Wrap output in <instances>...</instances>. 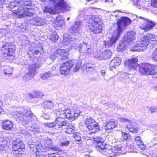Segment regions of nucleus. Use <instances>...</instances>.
Here are the masks:
<instances>
[{"mask_svg": "<svg viewBox=\"0 0 157 157\" xmlns=\"http://www.w3.org/2000/svg\"><path fill=\"white\" fill-rule=\"evenodd\" d=\"M15 114L20 121L26 124L32 121L33 118L35 117L31 111L26 109L23 110L22 112L16 111Z\"/></svg>", "mask_w": 157, "mask_h": 157, "instance_id": "423d86ee", "label": "nucleus"}, {"mask_svg": "<svg viewBox=\"0 0 157 157\" xmlns=\"http://www.w3.org/2000/svg\"><path fill=\"white\" fill-rule=\"evenodd\" d=\"M94 57L98 60H105L107 57V51L105 50L104 52L101 51H96L94 53Z\"/></svg>", "mask_w": 157, "mask_h": 157, "instance_id": "f3484780", "label": "nucleus"}, {"mask_svg": "<svg viewBox=\"0 0 157 157\" xmlns=\"http://www.w3.org/2000/svg\"><path fill=\"white\" fill-rule=\"evenodd\" d=\"M37 96V94L36 93H35L34 94L30 93L29 94V97L30 99L35 98Z\"/></svg>", "mask_w": 157, "mask_h": 157, "instance_id": "6e6d98bb", "label": "nucleus"}, {"mask_svg": "<svg viewBox=\"0 0 157 157\" xmlns=\"http://www.w3.org/2000/svg\"><path fill=\"white\" fill-rule=\"evenodd\" d=\"M76 47H80L79 50L80 52L87 53L89 54H90L92 51L90 44L84 42H83L82 44H79L78 42L77 44Z\"/></svg>", "mask_w": 157, "mask_h": 157, "instance_id": "ddd939ff", "label": "nucleus"}, {"mask_svg": "<svg viewBox=\"0 0 157 157\" xmlns=\"http://www.w3.org/2000/svg\"><path fill=\"white\" fill-rule=\"evenodd\" d=\"M151 5L154 7L157 8V0H151Z\"/></svg>", "mask_w": 157, "mask_h": 157, "instance_id": "bf43d9fd", "label": "nucleus"}, {"mask_svg": "<svg viewBox=\"0 0 157 157\" xmlns=\"http://www.w3.org/2000/svg\"><path fill=\"white\" fill-rule=\"evenodd\" d=\"M30 131L34 134L38 133L40 131V128L35 125H32L30 128Z\"/></svg>", "mask_w": 157, "mask_h": 157, "instance_id": "a19ab883", "label": "nucleus"}, {"mask_svg": "<svg viewBox=\"0 0 157 157\" xmlns=\"http://www.w3.org/2000/svg\"><path fill=\"white\" fill-rule=\"evenodd\" d=\"M157 44V40H155V35L148 34L144 36L141 40L137 42V43L134 46L130 48L131 50L134 51H140L145 50L149 44L152 45Z\"/></svg>", "mask_w": 157, "mask_h": 157, "instance_id": "7ed1b4c3", "label": "nucleus"}, {"mask_svg": "<svg viewBox=\"0 0 157 157\" xmlns=\"http://www.w3.org/2000/svg\"><path fill=\"white\" fill-rule=\"evenodd\" d=\"M64 21L60 17H57L55 22V24L58 26H61L64 24Z\"/></svg>", "mask_w": 157, "mask_h": 157, "instance_id": "c9c22d12", "label": "nucleus"}, {"mask_svg": "<svg viewBox=\"0 0 157 157\" xmlns=\"http://www.w3.org/2000/svg\"><path fill=\"white\" fill-rule=\"evenodd\" d=\"M79 30L74 25L71 27L70 29V32L71 33H74L78 32Z\"/></svg>", "mask_w": 157, "mask_h": 157, "instance_id": "49530a36", "label": "nucleus"}, {"mask_svg": "<svg viewBox=\"0 0 157 157\" xmlns=\"http://www.w3.org/2000/svg\"><path fill=\"white\" fill-rule=\"evenodd\" d=\"M137 62L138 59L136 57L128 59L125 62V67L130 71L135 72L138 68Z\"/></svg>", "mask_w": 157, "mask_h": 157, "instance_id": "9b49d317", "label": "nucleus"}, {"mask_svg": "<svg viewBox=\"0 0 157 157\" xmlns=\"http://www.w3.org/2000/svg\"><path fill=\"white\" fill-rule=\"evenodd\" d=\"M121 60L119 57H116L114 58L110 63V69L112 70L111 67L115 68L116 66H119L121 63Z\"/></svg>", "mask_w": 157, "mask_h": 157, "instance_id": "bb28decb", "label": "nucleus"}, {"mask_svg": "<svg viewBox=\"0 0 157 157\" xmlns=\"http://www.w3.org/2000/svg\"><path fill=\"white\" fill-rule=\"evenodd\" d=\"M139 17L143 19L144 21L143 24L140 26V28L141 29L144 30L145 31H147L154 27L155 23L151 21L145 19L142 17Z\"/></svg>", "mask_w": 157, "mask_h": 157, "instance_id": "4468645a", "label": "nucleus"}, {"mask_svg": "<svg viewBox=\"0 0 157 157\" xmlns=\"http://www.w3.org/2000/svg\"><path fill=\"white\" fill-rule=\"evenodd\" d=\"M41 65L40 63L34 64L30 65L28 67V73L34 77L35 75L36 69L39 68Z\"/></svg>", "mask_w": 157, "mask_h": 157, "instance_id": "5701e85b", "label": "nucleus"}, {"mask_svg": "<svg viewBox=\"0 0 157 157\" xmlns=\"http://www.w3.org/2000/svg\"><path fill=\"white\" fill-rule=\"evenodd\" d=\"M30 23L34 25L40 26L45 23V20L42 18L36 17L30 20Z\"/></svg>", "mask_w": 157, "mask_h": 157, "instance_id": "b1692460", "label": "nucleus"}, {"mask_svg": "<svg viewBox=\"0 0 157 157\" xmlns=\"http://www.w3.org/2000/svg\"><path fill=\"white\" fill-rule=\"evenodd\" d=\"M44 125L45 126L49 128H52L55 127L56 128V126H55V121L53 123H44Z\"/></svg>", "mask_w": 157, "mask_h": 157, "instance_id": "c03bdc74", "label": "nucleus"}, {"mask_svg": "<svg viewBox=\"0 0 157 157\" xmlns=\"http://www.w3.org/2000/svg\"><path fill=\"white\" fill-rule=\"evenodd\" d=\"M134 140L135 142L137 143V145L140 144H142L143 142L140 137L139 136L135 137Z\"/></svg>", "mask_w": 157, "mask_h": 157, "instance_id": "de8ad7c7", "label": "nucleus"}, {"mask_svg": "<svg viewBox=\"0 0 157 157\" xmlns=\"http://www.w3.org/2000/svg\"><path fill=\"white\" fill-rule=\"evenodd\" d=\"M126 128L130 132L134 133H138L139 130V128L133 125V123L132 122L131 123H129L128 125H127Z\"/></svg>", "mask_w": 157, "mask_h": 157, "instance_id": "c85d7f7f", "label": "nucleus"}, {"mask_svg": "<svg viewBox=\"0 0 157 157\" xmlns=\"http://www.w3.org/2000/svg\"><path fill=\"white\" fill-rule=\"evenodd\" d=\"M122 147L121 145H118L113 147L109 150V156L113 157L117 156L119 155L118 151L122 150Z\"/></svg>", "mask_w": 157, "mask_h": 157, "instance_id": "6ab92c4d", "label": "nucleus"}, {"mask_svg": "<svg viewBox=\"0 0 157 157\" xmlns=\"http://www.w3.org/2000/svg\"><path fill=\"white\" fill-rule=\"evenodd\" d=\"M63 42L64 45H70L75 47L78 43V40L74 37H69L64 38Z\"/></svg>", "mask_w": 157, "mask_h": 157, "instance_id": "aec40b11", "label": "nucleus"}, {"mask_svg": "<svg viewBox=\"0 0 157 157\" xmlns=\"http://www.w3.org/2000/svg\"><path fill=\"white\" fill-rule=\"evenodd\" d=\"M33 77L28 73L25 74L23 77V80L24 81H28L33 78Z\"/></svg>", "mask_w": 157, "mask_h": 157, "instance_id": "79ce46f5", "label": "nucleus"}, {"mask_svg": "<svg viewBox=\"0 0 157 157\" xmlns=\"http://www.w3.org/2000/svg\"><path fill=\"white\" fill-rule=\"evenodd\" d=\"M55 54H56V56L61 59H64L67 57L68 53L66 50L58 49L55 52Z\"/></svg>", "mask_w": 157, "mask_h": 157, "instance_id": "412c9836", "label": "nucleus"}, {"mask_svg": "<svg viewBox=\"0 0 157 157\" xmlns=\"http://www.w3.org/2000/svg\"><path fill=\"white\" fill-rule=\"evenodd\" d=\"M0 142L2 143H4V144L6 145V144L7 141L5 139V138L4 137H0ZM7 146H6V147Z\"/></svg>", "mask_w": 157, "mask_h": 157, "instance_id": "e2e57ef3", "label": "nucleus"}, {"mask_svg": "<svg viewBox=\"0 0 157 157\" xmlns=\"http://www.w3.org/2000/svg\"><path fill=\"white\" fill-rule=\"evenodd\" d=\"M52 73L50 71L45 72L41 75L40 77L42 79L46 80L49 79L52 76Z\"/></svg>", "mask_w": 157, "mask_h": 157, "instance_id": "f704fd0d", "label": "nucleus"}, {"mask_svg": "<svg viewBox=\"0 0 157 157\" xmlns=\"http://www.w3.org/2000/svg\"><path fill=\"white\" fill-rule=\"evenodd\" d=\"M139 69L140 73L142 75L153 74V65L148 63H144L140 66Z\"/></svg>", "mask_w": 157, "mask_h": 157, "instance_id": "f8f14e48", "label": "nucleus"}, {"mask_svg": "<svg viewBox=\"0 0 157 157\" xmlns=\"http://www.w3.org/2000/svg\"><path fill=\"white\" fill-rule=\"evenodd\" d=\"M45 144L47 145L46 146L51 149L58 151H61V150L59 148L53 145V141L51 139H47Z\"/></svg>", "mask_w": 157, "mask_h": 157, "instance_id": "a878e982", "label": "nucleus"}, {"mask_svg": "<svg viewBox=\"0 0 157 157\" xmlns=\"http://www.w3.org/2000/svg\"><path fill=\"white\" fill-rule=\"evenodd\" d=\"M117 16L116 15L113 14L110 17V19H113V20H112V21L116 20L117 18Z\"/></svg>", "mask_w": 157, "mask_h": 157, "instance_id": "69168bd1", "label": "nucleus"}, {"mask_svg": "<svg viewBox=\"0 0 157 157\" xmlns=\"http://www.w3.org/2000/svg\"><path fill=\"white\" fill-rule=\"evenodd\" d=\"M94 143H96L95 148L97 150L101 151L105 149V145L107 144L104 142H102L103 140L102 138L96 136L94 137Z\"/></svg>", "mask_w": 157, "mask_h": 157, "instance_id": "2eb2a0df", "label": "nucleus"}, {"mask_svg": "<svg viewBox=\"0 0 157 157\" xmlns=\"http://www.w3.org/2000/svg\"><path fill=\"white\" fill-rule=\"evenodd\" d=\"M59 36L56 33H52L50 36H48V38L51 41L56 42L59 39Z\"/></svg>", "mask_w": 157, "mask_h": 157, "instance_id": "2f4dec72", "label": "nucleus"}, {"mask_svg": "<svg viewBox=\"0 0 157 157\" xmlns=\"http://www.w3.org/2000/svg\"><path fill=\"white\" fill-rule=\"evenodd\" d=\"M68 128H67L65 132L66 133L71 134L74 132V130L73 129V126L71 125H69L68 126Z\"/></svg>", "mask_w": 157, "mask_h": 157, "instance_id": "37998d69", "label": "nucleus"}, {"mask_svg": "<svg viewBox=\"0 0 157 157\" xmlns=\"http://www.w3.org/2000/svg\"><path fill=\"white\" fill-rule=\"evenodd\" d=\"M74 137L75 140H77V141H79L81 140V138L80 136L78 134H75L74 136Z\"/></svg>", "mask_w": 157, "mask_h": 157, "instance_id": "5fc2aeb1", "label": "nucleus"}, {"mask_svg": "<svg viewBox=\"0 0 157 157\" xmlns=\"http://www.w3.org/2000/svg\"><path fill=\"white\" fill-rule=\"evenodd\" d=\"M93 65L91 63H86L84 64L83 67L85 68L86 71H92L94 70Z\"/></svg>", "mask_w": 157, "mask_h": 157, "instance_id": "58836bf2", "label": "nucleus"}, {"mask_svg": "<svg viewBox=\"0 0 157 157\" xmlns=\"http://www.w3.org/2000/svg\"><path fill=\"white\" fill-rule=\"evenodd\" d=\"M119 121L121 122H128L129 124L131 123L130 120L125 118H121L119 119Z\"/></svg>", "mask_w": 157, "mask_h": 157, "instance_id": "603ef678", "label": "nucleus"}, {"mask_svg": "<svg viewBox=\"0 0 157 157\" xmlns=\"http://www.w3.org/2000/svg\"><path fill=\"white\" fill-rule=\"evenodd\" d=\"M60 112H55L56 116L58 117L55 121L56 128H62L63 127L66 125L67 122L64 119V118L73 120L75 119V117L78 116V113H75L73 111H71L70 110H67L66 112L63 113V114L60 113Z\"/></svg>", "mask_w": 157, "mask_h": 157, "instance_id": "20e7f679", "label": "nucleus"}, {"mask_svg": "<svg viewBox=\"0 0 157 157\" xmlns=\"http://www.w3.org/2000/svg\"><path fill=\"white\" fill-rule=\"evenodd\" d=\"M54 106L53 103L50 101H45L42 104V106L45 109H52Z\"/></svg>", "mask_w": 157, "mask_h": 157, "instance_id": "cd10ccee", "label": "nucleus"}, {"mask_svg": "<svg viewBox=\"0 0 157 157\" xmlns=\"http://www.w3.org/2000/svg\"><path fill=\"white\" fill-rule=\"evenodd\" d=\"M46 13H48L51 14H55L56 12L52 7L45 6L44 10Z\"/></svg>", "mask_w": 157, "mask_h": 157, "instance_id": "72a5a7b5", "label": "nucleus"}, {"mask_svg": "<svg viewBox=\"0 0 157 157\" xmlns=\"http://www.w3.org/2000/svg\"><path fill=\"white\" fill-rule=\"evenodd\" d=\"M15 49V46L13 43L5 42L2 48V52L5 56L8 59L9 57H11V59L14 58V52Z\"/></svg>", "mask_w": 157, "mask_h": 157, "instance_id": "6e6552de", "label": "nucleus"}, {"mask_svg": "<svg viewBox=\"0 0 157 157\" xmlns=\"http://www.w3.org/2000/svg\"><path fill=\"white\" fill-rule=\"evenodd\" d=\"M36 149L37 150L36 153V157H47L48 156V157L49 155L50 154L43 151V147L40 144L36 146Z\"/></svg>", "mask_w": 157, "mask_h": 157, "instance_id": "dca6fc26", "label": "nucleus"}, {"mask_svg": "<svg viewBox=\"0 0 157 157\" xmlns=\"http://www.w3.org/2000/svg\"><path fill=\"white\" fill-rule=\"evenodd\" d=\"M101 20L98 17H93L89 20L88 27L90 30L94 33H98L101 32L102 27Z\"/></svg>", "mask_w": 157, "mask_h": 157, "instance_id": "0eeeda50", "label": "nucleus"}, {"mask_svg": "<svg viewBox=\"0 0 157 157\" xmlns=\"http://www.w3.org/2000/svg\"><path fill=\"white\" fill-rule=\"evenodd\" d=\"M152 57L153 60L155 61H157V48L154 51Z\"/></svg>", "mask_w": 157, "mask_h": 157, "instance_id": "09e8293b", "label": "nucleus"}, {"mask_svg": "<svg viewBox=\"0 0 157 157\" xmlns=\"http://www.w3.org/2000/svg\"><path fill=\"white\" fill-rule=\"evenodd\" d=\"M80 63L75 60H71L63 63L61 66L60 71L61 74L66 75L70 73L71 67H73V71L76 72L80 67Z\"/></svg>", "mask_w": 157, "mask_h": 157, "instance_id": "39448f33", "label": "nucleus"}, {"mask_svg": "<svg viewBox=\"0 0 157 157\" xmlns=\"http://www.w3.org/2000/svg\"><path fill=\"white\" fill-rule=\"evenodd\" d=\"M25 12L24 13V14L22 15L23 16L26 15L27 17H31L33 16L34 15V13H33V12H32L30 11L27 12V11Z\"/></svg>", "mask_w": 157, "mask_h": 157, "instance_id": "8fccbe9b", "label": "nucleus"}, {"mask_svg": "<svg viewBox=\"0 0 157 157\" xmlns=\"http://www.w3.org/2000/svg\"><path fill=\"white\" fill-rule=\"evenodd\" d=\"M85 123L89 130L91 131L90 133H95L99 130V127L97 122L91 118H88L86 119Z\"/></svg>", "mask_w": 157, "mask_h": 157, "instance_id": "1a4fd4ad", "label": "nucleus"}, {"mask_svg": "<svg viewBox=\"0 0 157 157\" xmlns=\"http://www.w3.org/2000/svg\"><path fill=\"white\" fill-rule=\"evenodd\" d=\"M142 144L138 145V147L141 150H144L145 149V146L143 142Z\"/></svg>", "mask_w": 157, "mask_h": 157, "instance_id": "052dcab7", "label": "nucleus"}, {"mask_svg": "<svg viewBox=\"0 0 157 157\" xmlns=\"http://www.w3.org/2000/svg\"><path fill=\"white\" fill-rule=\"evenodd\" d=\"M122 136L120 138V140L122 141H127L131 139L130 135L125 132L122 131Z\"/></svg>", "mask_w": 157, "mask_h": 157, "instance_id": "473e14b6", "label": "nucleus"}, {"mask_svg": "<svg viewBox=\"0 0 157 157\" xmlns=\"http://www.w3.org/2000/svg\"><path fill=\"white\" fill-rule=\"evenodd\" d=\"M74 26L80 30L82 28V23L78 21H75V22Z\"/></svg>", "mask_w": 157, "mask_h": 157, "instance_id": "a18cd8bd", "label": "nucleus"}, {"mask_svg": "<svg viewBox=\"0 0 157 157\" xmlns=\"http://www.w3.org/2000/svg\"><path fill=\"white\" fill-rule=\"evenodd\" d=\"M58 107L59 108V109H57L54 111V112L55 114L56 112L58 113L59 111H60V113L63 114V113L66 112L67 110H70L68 109L65 110V106L63 104L60 103L59 104Z\"/></svg>", "mask_w": 157, "mask_h": 157, "instance_id": "c756f323", "label": "nucleus"}, {"mask_svg": "<svg viewBox=\"0 0 157 157\" xmlns=\"http://www.w3.org/2000/svg\"><path fill=\"white\" fill-rule=\"evenodd\" d=\"M2 128L6 130H10L13 128V124L10 121L7 120L3 121L2 123Z\"/></svg>", "mask_w": 157, "mask_h": 157, "instance_id": "393cba45", "label": "nucleus"}, {"mask_svg": "<svg viewBox=\"0 0 157 157\" xmlns=\"http://www.w3.org/2000/svg\"><path fill=\"white\" fill-rule=\"evenodd\" d=\"M27 54L30 55H33V56L36 58L40 57L41 55L40 53L38 50L33 51L30 49L28 51Z\"/></svg>", "mask_w": 157, "mask_h": 157, "instance_id": "7c9ffc66", "label": "nucleus"}, {"mask_svg": "<svg viewBox=\"0 0 157 157\" xmlns=\"http://www.w3.org/2000/svg\"><path fill=\"white\" fill-rule=\"evenodd\" d=\"M153 74L154 75L153 76L154 77H157V65L155 67V68H154V66H153Z\"/></svg>", "mask_w": 157, "mask_h": 157, "instance_id": "3c124183", "label": "nucleus"}, {"mask_svg": "<svg viewBox=\"0 0 157 157\" xmlns=\"http://www.w3.org/2000/svg\"><path fill=\"white\" fill-rule=\"evenodd\" d=\"M117 126V123L113 120L109 121V131L110 129H112Z\"/></svg>", "mask_w": 157, "mask_h": 157, "instance_id": "4c0bfd02", "label": "nucleus"}, {"mask_svg": "<svg viewBox=\"0 0 157 157\" xmlns=\"http://www.w3.org/2000/svg\"><path fill=\"white\" fill-rule=\"evenodd\" d=\"M105 71L104 70H101L100 71V73H101V75L103 76H104L105 74Z\"/></svg>", "mask_w": 157, "mask_h": 157, "instance_id": "338daca9", "label": "nucleus"}, {"mask_svg": "<svg viewBox=\"0 0 157 157\" xmlns=\"http://www.w3.org/2000/svg\"><path fill=\"white\" fill-rule=\"evenodd\" d=\"M6 150V145L3 144H0V152L5 151Z\"/></svg>", "mask_w": 157, "mask_h": 157, "instance_id": "864d4df0", "label": "nucleus"}, {"mask_svg": "<svg viewBox=\"0 0 157 157\" xmlns=\"http://www.w3.org/2000/svg\"><path fill=\"white\" fill-rule=\"evenodd\" d=\"M136 37V34L134 31L128 32L124 35L123 40L127 42L134 40Z\"/></svg>", "mask_w": 157, "mask_h": 157, "instance_id": "4be33fe9", "label": "nucleus"}, {"mask_svg": "<svg viewBox=\"0 0 157 157\" xmlns=\"http://www.w3.org/2000/svg\"><path fill=\"white\" fill-rule=\"evenodd\" d=\"M131 22L130 19L126 17H122L118 20L117 22L118 28L113 31L110 40L109 42V46L111 45L116 42L121 34Z\"/></svg>", "mask_w": 157, "mask_h": 157, "instance_id": "f03ea898", "label": "nucleus"}, {"mask_svg": "<svg viewBox=\"0 0 157 157\" xmlns=\"http://www.w3.org/2000/svg\"><path fill=\"white\" fill-rule=\"evenodd\" d=\"M45 3H51L52 2L56 9L67 10L68 5L64 0H40Z\"/></svg>", "mask_w": 157, "mask_h": 157, "instance_id": "9d476101", "label": "nucleus"}, {"mask_svg": "<svg viewBox=\"0 0 157 157\" xmlns=\"http://www.w3.org/2000/svg\"><path fill=\"white\" fill-rule=\"evenodd\" d=\"M149 110L151 113H156L157 112V107H150Z\"/></svg>", "mask_w": 157, "mask_h": 157, "instance_id": "13d9d810", "label": "nucleus"}, {"mask_svg": "<svg viewBox=\"0 0 157 157\" xmlns=\"http://www.w3.org/2000/svg\"><path fill=\"white\" fill-rule=\"evenodd\" d=\"M126 42L124 40L123 41L120 42L119 45L118 47L119 51H123L124 50L126 46Z\"/></svg>", "mask_w": 157, "mask_h": 157, "instance_id": "ea45409f", "label": "nucleus"}, {"mask_svg": "<svg viewBox=\"0 0 157 157\" xmlns=\"http://www.w3.org/2000/svg\"><path fill=\"white\" fill-rule=\"evenodd\" d=\"M31 5V2L30 1H26L23 3L22 1L19 2L15 1L11 2L8 5V7L20 18L22 16L25 11H28L30 10Z\"/></svg>", "mask_w": 157, "mask_h": 157, "instance_id": "f257e3e1", "label": "nucleus"}, {"mask_svg": "<svg viewBox=\"0 0 157 157\" xmlns=\"http://www.w3.org/2000/svg\"><path fill=\"white\" fill-rule=\"evenodd\" d=\"M3 71L4 72V74L5 75H11L12 73V70L11 67L6 66L4 67Z\"/></svg>", "mask_w": 157, "mask_h": 157, "instance_id": "e433bc0d", "label": "nucleus"}, {"mask_svg": "<svg viewBox=\"0 0 157 157\" xmlns=\"http://www.w3.org/2000/svg\"><path fill=\"white\" fill-rule=\"evenodd\" d=\"M22 133L24 135H26L27 134L28 132L26 131L23 130L22 132Z\"/></svg>", "mask_w": 157, "mask_h": 157, "instance_id": "774afa93", "label": "nucleus"}, {"mask_svg": "<svg viewBox=\"0 0 157 157\" xmlns=\"http://www.w3.org/2000/svg\"><path fill=\"white\" fill-rule=\"evenodd\" d=\"M70 143L69 141H64L61 142L60 143V145L62 146H66L68 145Z\"/></svg>", "mask_w": 157, "mask_h": 157, "instance_id": "4d7b16f0", "label": "nucleus"}, {"mask_svg": "<svg viewBox=\"0 0 157 157\" xmlns=\"http://www.w3.org/2000/svg\"><path fill=\"white\" fill-rule=\"evenodd\" d=\"M48 157H60V156L58 154L55 153H52L49 155Z\"/></svg>", "mask_w": 157, "mask_h": 157, "instance_id": "680f3d73", "label": "nucleus"}, {"mask_svg": "<svg viewBox=\"0 0 157 157\" xmlns=\"http://www.w3.org/2000/svg\"><path fill=\"white\" fill-rule=\"evenodd\" d=\"M57 57V56H56V54H55V52L53 54V55H51L50 56V58L52 60H54Z\"/></svg>", "mask_w": 157, "mask_h": 157, "instance_id": "0e129e2a", "label": "nucleus"}, {"mask_svg": "<svg viewBox=\"0 0 157 157\" xmlns=\"http://www.w3.org/2000/svg\"><path fill=\"white\" fill-rule=\"evenodd\" d=\"M25 146L23 143L20 139H16L13 141L12 144V148L13 151H16L24 148Z\"/></svg>", "mask_w": 157, "mask_h": 157, "instance_id": "a211bd4d", "label": "nucleus"}]
</instances>
